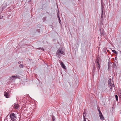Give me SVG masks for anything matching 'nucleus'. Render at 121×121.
Segmentation results:
<instances>
[{
  "instance_id": "f257e3e1",
  "label": "nucleus",
  "mask_w": 121,
  "mask_h": 121,
  "mask_svg": "<svg viewBox=\"0 0 121 121\" xmlns=\"http://www.w3.org/2000/svg\"><path fill=\"white\" fill-rule=\"evenodd\" d=\"M9 117L12 121H14L16 120L17 118L16 114L14 113H12L9 115Z\"/></svg>"
},
{
  "instance_id": "f03ea898",
  "label": "nucleus",
  "mask_w": 121,
  "mask_h": 121,
  "mask_svg": "<svg viewBox=\"0 0 121 121\" xmlns=\"http://www.w3.org/2000/svg\"><path fill=\"white\" fill-rule=\"evenodd\" d=\"M111 79H109L108 80V86L110 87V89L112 90V87H115V86L113 84V81H112Z\"/></svg>"
},
{
  "instance_id": "7ed1b4c3",
  "label": "nucleus",
  "mask_w": 121,
  "mask_h": 121,
  "mask_svg": "<svg viewBox=\"0 0 121 121\" xmlns=\"http://www.w3.org/2000/svg\"><path fill=\"white\" fill-rule=\"evenodd\" d=\"M64 53V52L62 50H61L59 48L57 51L56 53V55L57 56L59 57V55L60 54H63Z\"/></svg>"
},
{
  "instance_id": "20e7f679",
  "label": "nucleus",
  "mask_w": 121,
  "mask_h": 121,
  "mask_svg": "<svg viewBox=\"0 0 121 121\" xmlns=\"http://www.w3.org/2000/svg\"><path fill=\"white\" fill-rule=\"evenodd\" d=\"M99 30L100 33V36L102 37V36L104 37L105 36V35L104 34V29L101 28L99 29Z\"/></svg>"
},
{
  "instance_id": "39448f33",
  "label": "nucleus",
  "mask_w": 121,
  "mask_h": 121,
  "mask_svg": "<svg viewBox=\"0 0 121 121\" xmlns=\"http://www.w3.org/2000/svg\"><path fill=\"white\" fill-rule=\"evenodd\" d=\"M99 60L98 59H97L95 61V63L97 67V69H98L99 71V69L100 68V66L99 65Z\"/></svg>"
},
{
  "instance_id": "423d86ee",
  "label": "nucleus",
  "mask_w": 121,
  "mask_h": 121,
  "mask_svg": "<svg viewBox=\"0 0 121 121\" xmlns=\"http://www.w3.org/2000/svg\"><path fill=\"white\" fill-rule=\"evenodd\" d=\"M105 15V13L104 12V13H103V11L102 8V11H101V22L103 21L104 20V19L103 18L104 17V16Z\"/></svg>"
},
{
  "instance_id": "0eeeda50",
  "label": "nucleus",
  "mask_w": 121,
  "mask_h": 121,
  "mask_svg": "<svg viewBox=\"0 0 121 121\" xmlns=\"http://www.w3.org/2000/svg\"><path fill=\"white\" fill-rule=\"evenodd\" d=\"M18 76H12L9 78V79L11 80H15L16 78H19L18 77Z\"/></svg>"
},
{
  "instance_id": "6e6552de",
  "label": "nucleus",
  "mask_w": 121,
  "mask_h": 121,
  "mask_svg": "<svg viewBox=\"0 0 121 121\" xmlns=\"http://www.w3.org/2000/svg\"><path fill=\"white\" fill-rule=\"evenodd\" d=\"M4 95L6 98H8L9 97V92L5 91L4 93Z\"/></svg>"
},
{
  "instance_id": "1a4fd4ad",
  "label": "nucleus",
  "mask_w": 121,
  "mask_h": 121,
  "mask_svg": "<svg viewBox=\"0 0 121 121\" xmlns=\"http://www.w3.org/2000/svg\"><path fill=\"white\" fill-rule=\"evenodd\" d=\"M99 116L100 119L102 120H104V117L101 111H99Z\"/></svg>"
},
{
  "instance_id": "9d476101",
  "label": "nucleus",
  "mask_w": 121,
  "mask_h": 121,
  "mask_svg": "<svg viewBox=\"0 0 121 121\" xmlns=\"http://www.w3.org/2000/svg\"><path fill=\"white\" fill-rule=\"evenodd\" d=\"M60 65L64 69H66V68L64 64L63 63V62L62 61H61L60 62Z\"/></svg>"
},
{
  "instance_id": "9b49d317",
  "label": "nucleus",
  "mask_w": 121,
  "mask_h": 121,
  "mask_svg": "<svg viewBox=\"0 0 121 121\" xmlns=\"http://www.w3.org/2000/svg\"><path fill=\"white\" fill-rule=\"evenodd\" d=\"M19 106V105L17 103H14L13 106L14 108L16 109H18Z\"/></svg>"
},
{
  "instance_id": "f8f14e48",
  "label": "nucleus",
  "mask_w": 121,
  "mask_h": 121,
  "mask_svg": "<svg viewBox=\"0 0 121 121\" xmlns=\"http://www.w3.org/2000/svg\"><path fill=\"white\" fill-rule=\"evenodd\" d=\"M108 69H109L110 67H111L112 65V63H111L110 61H109L108 63Z\"/></svg>"
},
{
  "instance_id": "ddd939ff",
  "label": "nucleus",
  "mask_w": 121,
  "mask_h": 121,
  "mask_svg": "<svg viewBox=\"0 0 121 121\" xmlns=\"http://www.w3.org/2000/svg\"><path fill=\"white\" fill-rule=\"evenodd\" d=\"M116 58H117V57H115V59L114 60V61L113 63L114 65V66H116V64L117 63V59H116Z\"/></svg>"
},
{
  "instance_id": "4468645a",
  "label": "nucleus",
  "mask_w": 121,
  "mask_h": 121,
  "mask_svg": "<svg viewBox=\"0 0 121 121\" xmlns=\"http://www.w3.org/2000/svg\"><path fill=\"white\" fill-rule=\"evenodd\" d=\"M96 69L95 66V65H93V70L92 72L93 73L94 72Z\"/></svg>"
},
{
  "instance_id": "2eb2a0df",
  "label": "nucleus",
  "mask_w": 121,
  "mask_h": 121,
  "mask_svg": "<svg viewBox=\"0 0 121 121\" xmlns=\"http://www.w3.org/2000/svg\"><path fill=\"white\" fill-rule=\"evenodd\" d=\"M86 112H85V111H84V112L83 113V117L84 118V119L86 118H85V117L86 116Z\"/></svg>"
},
{
  "instance_id": "dca6fc26",
  "label": "nucleus",
  "mask_w": 121,
  "mask_h": 121,
  "mask_svg": "<svg viewBox=\"0 0 121 121\" xmlns=\"http://www.w3.org/2000/svg\"><path fill=\"white\" fill-rule=\"evenodd\" d=\"M115 97L117 101H118V97L117 95H115Z\"/></svg>"
},
{
  "instance_id": "f3484780",
  "label": "nucleus",
  "mask_w": 121,
  "mask_h": 121,
  "mask_svg": "<svg viewBox=\"0 0 121 121\" xmlns=\"http://www.w3.org/2000/svg\"><path fill=\"white\" fill-rule=\"evenodd\" d=\"M6 7V6H4V4H3L1 6V7H2V9H4L5 8V7Z\"/></svg>"
},
{
  "instance_id": "a211bd4d",
  "label": "nucleus",
  "mask_w": 121,
  "mask_h": 121,
  "mask_svg": "<svg viewBox=\"0 0 121 121\" xmlns=\"http://www.w3.org/2000/svg\"><path fill=\"white\" fill-rule=\"evenodd\" d=\"M19 66L20 68H22L23 67V65L22 64H20L19 65Z\"/></svg>"
},
{
  "instance_id": "6ab92c4d",
  "label": "nucleus",
  "mask_w": 121,
  "mask_h": 121,
  "mask_svg": "<svg viewBox=\"0 0 121 121\" xmlns=\"http://www.w3.org/2000/svg\"><path fill=\"white\" fill-rule=\"evenodd\" d=\"M112 51L113 52L115 53L116 54H117V52L115 50H113Z\"/></svg>"
},
{
  "instance_id": "aec40b11",
  "label": "nucleus",
  "mask_w": 121,
  "mask_h": 121,
  "mask_svg": "<svg viewBox=\"0 0 121 121\" xmlns=\"http://www.w3.org/2000/svg\"><path fill=\"white\" fill-rule=\"evenodd\" d=\"M52 120L53 121H54L55 120V118L54 116H53L52 117Z\"/></svg>"
},
{
  "instance_id": "412c9836",
  "label": "nucleus",
  "mask_w": 121,
  "mask_h": 121,
  "mask_svg": "<svg viewBox=\"0 0 121 121\" xmlns=\"http://www.w3.org/2000/svg\"><path fill=\"white\" fill-rule=\"evenodd\" d=\"M38 49H41V50H43V51H44V49L43 48H39Z\"/></svg>"
},
{
  "instance_id": "4be33fe9",
  "label": "nucleus",
  "mask_w": 121,
  "mask_h": 121,
  "mask_svg": "<svg viewBox=\"0 0 121 121\" xmlns=\"http://www.w3.org/2000/svg\"><path fill=\"white\" fill-rule=\"evenodd\" d=\"M119 96L120 97L121 99V92L119 94Z\"/></svg>"
},
{
  "instance_id": "5701e85b",
  "label": "nucleus",
  "mask_w": 121,
  "mask_h": 121,
  "mask_svg": "<svg viewBox=\"0 0 121 121\" xmlns=\"http://www.w3.org/2000/svg\"><path fill=\"white\" fill-rule=\"evenodd\" d=\"M59 23L61 25V20L60 19H59Z\"/></svg>"
},
{
  "instance_id": "b1692460",
  "label": "nucleus",
  "mask_w": 121,
  "mask_h": 121,
  "mask_svg": "<svg viewBox=\"0 0 121 121\" xmlns=\"http://www.w3.org/2000/svg\"><path fill=\"white\" fill-rule=\"evenodd\" d=\"M98 111L99 112V111H100V110L99 108H98Z\"/></svg>"
},
{
  "instance_id": "393cba45",
  "label": "nucleus",
  "mask_w": 121,
  "mask_h": 121,
  "mask_svg": "<svg viewBox=\"0 0 121 121\" xmlns=\"http://www.w3.org/2000/svg\"><path fill=\"white\" fill-rule=\"evenodd\" d=\"M59 11H58V13H57V16H59Z\"/></svg>"
},
{
  "instance_id": "a878e982",
  "label": "nucleus",
  "mask_w": 121,
  "mask_h": 121,
  "mask_svg": "<svg viewBox=\"0 0 121 121\" xmlns=\"http://www.w3.org/2000/svg\"><path fill=\"white\" fill-rule=\"evenodd\" d=\"M57 17L59 19H60L59 16H57Z\"/></svg>"
},
{
  "instance_id": "bb28decb",
  "label": "nucleus",
  "mask_w": 121,
  "mask_h": 121,
  "mask_svg": "<svg viewBox=\"0 0 121 121\" xmlns=\"http://www.w3.org/2000/svg\"><path fill=\"white\" fill-rule=\"evenodd\" d=\"M86 118H84V120H83V121H86Z\"/></svg>"
},
{
  "instance_id": "cd10ccee",
  "label": "nucleus",
  "mask_w": 121,
  "mask_h": 121,
  "mask_svg": "<svg viewBox=\"0 0 121 121\" xmlns=\"http://www.w3.org/2000/svg\"><path fill=\"white\" fill-rule=\"evenodd\" d=\"M29 2H30L31 0H27Z\"/></svg>"
},
{
  "instance_id": "c85d7f7f",
  "label": "nucleus",
  "mask_w": 121,
  "mask_h": 121,
  "mask_svg": "<svg viewBox=\"0 0 121 121\" xmlns=\"http://www.w3.org/2000/svg\"><path fill=\"white\" fill-rule=\"evenodd\" d=\"M101 0V3H102V2H103V1H102L103 0Z\"/></svg>"
},
{
  "instance_id": "c756f323",
  "label": "nucleus",
  "mask_w": 121,
  "mask_h": 121,
  "mask_svg": "<svg viewBox=\"0 0 121 121\" xmlns=\"http://www.w3.org/2000/svg\"><path fill=\"white\" fill-rule=\"evenodd\" d=\"M88 121H90V120H89Z\"/></svg>"
}]
</instances>
